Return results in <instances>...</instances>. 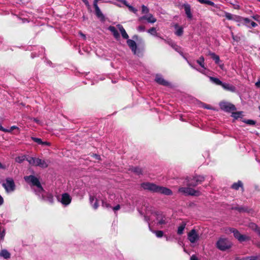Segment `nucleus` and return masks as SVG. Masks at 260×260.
I'll use <instances>...</instances> for the list:
<instances>
[{
	"mask_svg": "<svg viewBox=\"0 0 260 260\" xmlns=\"http://www.w3.org/2000/svg\"><path fill=\"white\" fill-rule=\"evenodd\" d=\"M141 186L145 190L164 194L165 195L169 196L173 194L171 189L156 185L155 184L150 182H144L141 184Z\"/></svg>",
	"mask_w": 260,
	"mask_h": 260,
	"instance_id": "f257e3e1",
	"label": "nucleus"
},
{
	"mask_svg": "<svg viewBox=\"0 0 260 260\" xmlns=\"http://www.w3.org/2000/svg\"><path fill=\"white\" fill-rule=\"evenodd\" d=\"M216 247L221 251L230 249L232 245V243L225 238H220L216 242Z\"/></svg>",
	"mask_w": 260,
	"mask_h": 260,
	"instance_id": "f03ea898",
	"label": "nucleus"
},
{
	"mask_svg": "<svg viewBox=\"0 0 260 260\" xmlns=\"http://www.w3.org/2000/svg\"><path fill=\"white\" fill-rule=\"evenodd\" d=\"M26 160L30 165L32 166H39L43 168H46L48 167V164L45 160L39 158L29 156L26 158Z\"/></svg>",
	"mask_w": 260,
	"mask_h": 260,
	"instance_id": "7ed1b4c3",
	"label": "nucleus"
},
{
	"mask_svg": "<svg viewBox=\"0 0 260 260\" xmlns=\"http://www.w3.org/2000/svg\"><path fill=\"white\" fill-rule=\"evenodd\" d=\"M204 180V177L202 176H196L192 179H186L184 185L194 187L201 183Z\"/></svg>",
	"mask_w": 260,
	"mask_h": 260,
	"instance_id": "20e7f679",
	"label": "nucleus"
},
{
	"mask_svg": "<svg viewBox=\"0 0 260 260\" xmlns=\"http://www.w3.org/2000/svg\"><path fill=\"white\" fill-rule=\"evenodd\" d=\"M24 180L27 183H31L32 185L37 187L40 190H43L41 184L36 177L34 175L26 176L24 177Z\"/></svg>",
	"mask_w": 260,
	"mask_h": 260,
	"instance_id": "39448f33",
	"label": "nucleus"
},
{
	"mask_svg": "<svg viewBox=\"0 0 260 260\" xmlns=\"http://www.w3.org/2000/svg\"><path fill=\"white\" fill-rule=\"evenodd\" d=\"M190 186H187V187H180L178 189V191L180 193H183L185 195H191L198 196L200 193L199 191L196 190L190 187Z\"/></svg>",
	"mask_w": 260,
	"mask_h": 260,
	"instance_id": "423d86ee",
	"label": "nucleus"
},
{
	"mask_svg": "<svg viewBox=\"0 0 260 260\" xmlns=\"http://www.w3.org/2000/svg\"><path fill=\"white\" fill-rule=\"evenodd\" d=\"M2 185L8 192L14 191L16 187L14 180L10 177L7 178L6 183H3Z\"/></svg>",
	"mask_w": 260,
	"mask_h": 260,
	"instance_id": "0eeeda50",
	"label": "nucleus"
},
{
	"mask_svg": "<svg viewBox=\"0 0 260 260\" xmlns=\"http://www.w3.org/2000/svg\"><path fill=\"white\" fill-rule=\"evenodd\" d=\"M188 239L191 243H194L197 242L200 238L199 235L197 232L194 230H191L188 233Z\"/></svg>",
	"mask_w": 260,
	"mask_h": 260,
	"instance_id": "6e6552de",
	"label": "nucleus"
},
{
	"mask_svg": "<svg viewBox=\"0 0 260 260\" xmlns=\"http://www.w3.org/2000/svg\"><path fill=\"white\" fill-rule=\"evenodd\" d=\"M221 109L226 112H231L236 110L235 106L228 102H221L220 103Z\"/></svg>",
	"mask_w": 260,
	"mask_h": 260,
	"instance_id": "1a4fd4ad",
	"label": "nucleus"
},
{
	"mask_svg": "<svg viewBox=\"0 0 260 260\" xmlns=\"http://www.w3.org/2000/svg\"><path fill=\"white\" fill-rule=\"evenodd\" d=\"M233 233L234 234V237L237 239L240 242H243L246 240H249V237L241 234L236 229H234L233 231Z\"/></svg>",
	"mask_w": 260,
	"mask_h": 260,
	"instance_id": "9d476101",
	"label": "nucleus"
},
{
	"mask_svg": "<svg viewBox=\"0 0 260 260\" xmlns=\"http://www.w3.org/2000/svg\"><path fill=\"white\" fill-rule=\"evenodd\" d=\"M224 16L228 19L230 20H234L235 21L238 22L241 21V17L237 16V15H234L230 13L224 12Z\"/></svg>",
	"mask_w": 260,
	"mask_h": 260,
	"instance_id": "9b49d317",
	"label": "nucleus"
},
{
	"mask_svg": "<svg viewBox=\"0 0 260 260\" xmlns=\"http://www.w3.org/2000/svg\"><path fill=\"white\" fill-rule=\"evenodd\" d=\"M155 80L157 83L164 86H169L170 85L168 81H166L160 75H157L155 77Z\"/></svg>",
	"mask_w": 260,
	"mask_h": 260,
	"instance_id": "f8f14e48",
	"label": "nucleus"
},
{
	"mask_svg": "<svg viewBox=\"0 0 260 260\" xmlns=\"http://www.w3.org/2000/svg\"><path fill=\"white\" fill-rule=\"evenodd\" d=\"M143 19L146 20L147 22L151 23H153L156 21V19L151 14L144 16L140 18V20Z\"/></svg>",
	"mask_w": 260,
	"mask_h": 260,
	"instance_id": "ddd939ff",
	"label": "nucleus"
},
{
	"mask_svg": "<svg viewBox=\"0 0 260 260\" xmlns=\"http://www.w3.org/2000/svg\"><path fill=\"white\" fill-rule=\"evenodd\" d=\"M221 86L224 89L231 92H235L236 90V87L234 86L229 83L222 82V84H221Z\"/></svg>",
	"mask_w": 260,
	"mask_h": 260,
	"instance_id": "4468645a",
	"label": "nucleus"
},
{
	"mask_svg": "<svg viewBox=\"0 0 260 260\" xmlns=\"http://www.w3.org/2000/svg\"><path fill=\"white\" fill-rule=\"evenodd\" d=\"M127 43L128 46L131 48L132 50L134 52V53L135 54L136 53L137 50V45L136 42L130 39H128L127 41Z\"/></svg>",
	"mask_w": 260,
	"mask_h": 260,
	"instance_id": "2eb2a0df",
	"label": "nucleus"
},
{
	"mask_svg": "<svg viewBox=\"0 0 260 260\" xmlns=\"http://www.w3.org/2000/svg\"><path fill=\"white\" fill-rule=\"evenodd\" d=\"M95 9V12L96 16L101 19L102 21L105 20V16L103 14L102 12H101V10L100 9L98 6H95V7H94Z\"/></svg>",
	"mask_w": 260,
	"mask_h": 260,
	"instance_id": "dca6fc26",
	"label": "nucleus"
},
{
	"mask_svg": "<svg viewBox=\"0 0 260 260\" xmlns=\"http://www.w3.org/2000/svg\"><path fill=\"white\" fill-rule=\"evenodd\" d=\"M43 200L49 203L50 204H52L53 203V197L50 193H47L42 196Z\"/></svg>",
	"mask_w": 260,
	"mask_h": 260,
	"instance_id": "f3484780",
	"label": "nucleus"
},
{
	"mask_svg": "<svg viewBox=\"0 0 260 260\" xmlns=\"http://www.w3.org/2000/svg\"><path fill=\"white\" fill-rule=\"evenodd\" d=\"M108 29L111 31V32L113 34L114 38L117 39V40H119V38H120V35L118 32V31L117 30V29H116V28L114 27V26H110L109 27H108Z\"/></svg>",
	"mask_w": 260,
	"mask_h": 260,
	"instance_id": "a211bd4d",
	"label": "nucleus"
},
{
	"mask_svg": "<svg viewBox=\"0 0 260 260\" xmlns=\"http://www.w3.org/2000/svg\"><path fill=\"white\" fill-rule=\"evenodd\" d=\"M117 27L120 31L122 37L125 39H128V36L126 32L125 31L123 27L121 24L117 25Z\"/></svg>",
	"mask_w": 260,
	"mask_h": 260,
	"instance_id": "6ab92c4d",
	"label": "nucleus"
},
{
	"mask_svg": "<svg viewBox=\"0 0 260 260\" xmlns=\"http://www.w3.org/2000/svg\"><path fill=\"white\" fill-rule=\"evenodd\" d=\"M175 28L176 29L175 34L178 36H181L183 35V28L179 26L177 24H175Z\"/></svg>",
	"mask_w": 260,
	"mask_h": 260,
	"instance_id": "aec40b11",
	"label": "nucleus"
},
{
	"mask_svg": "<svg viewBox=\"0 0 260 260\" xmlns=\"http://www.w3.org/2000/svg\"><path fill=\"white\" fill-rule=\"evenodd\" d=\"M184 8L187 17L191 19L192 18V14L190 6L188 4H185L184 5Z\"/></svg>",
	"mask_w": 260,
	"mask_h": 260,
	"instance_id": "412c9836",
	"label": "nucleus"
},
{
	"mask_svg": "<svg viewBox=\"0 0 260 260\" xmlns=\"http://www.w3.org/2000/svg\"><path fill=\"white\" fill-rule=\"evenodd\" d=\"M0 256L3 257L5 259H8L10 257L11 254L7 250L3 249L0 252Z\"/></svg>",
	"mask_w": 260,
	"mask_h": 260,
	"instance_id": "4be33fe9",
	"label": "nucleus"
},
{
	"mask_svg": "<svg viewBox=\"0 0 260 260\" xmlns=\"http://www.w3.org/2000/svg\"><path fill=\"white\" fill-rule=\"evenodd\" d=\"M240 260H260V255L246 256L241 258Z\"/></svg>",
	"mask_w": 260,
	"mask_h": 260,
	"instance_id": "5701e85b",
	"label": "nucleus"
},
{
	"mask_svg": "<svg viewBox=\"0 0 260 260\" xmlns=\"http://www.w3.org/2000/svg\"><path fill=\"white\" fill-rule=\"evenodd\" d=\"M209 79L211 82L217 85H221L222 84V82L218 78L213 77H209Z\"/></svg>",
	"mask_w": 260,
	"mask_h": 260,
	"instance_id": "b1692460",
	"label": "nucleus"
},
{
	"mask_svg": "<svg viewBox=\"0 0 260 260\" xmlns=\"http://www.w3.org/2000/svg\"><path fill=\"white\" fill-rule=\"evenodd\" d=\"M121 2H122V3L125 5L128 8L129 10L133 12V13L136 14L138 10L137 9H136V8H134L133 7H132V6L129 5L127 2L125 0H121Z\"/></svg>",
	"mask_w": 260,
	"mask_h": 260,
	"instance_id": "393cba45",
	"label": "nucleus"
},
{
	"mask_svg": "<svg viewBox=\"0 0 260 260\" xmlns=\"http://www.w3.org/2000/svg\"><path fill=\"white\" fill-rule=\"evenodd\" d=\"M209 55L211 56V58L215 60L216 64H219L220 59L219 56L216 55L214 53L210 52Z\"/></svg>",
	"mask_w": 260,
	"mask_h": 260,
	"instance_id": "a878e982",
	"label": "nucleus"
},
{
	"mask_svg": "<svg viewBox=\"0 0 260 260\" xmlns=\"http://www.w3.org/2000/svg\"><path fill=\"white\" fill-rule=\"evenodd\" d=\"M239 187L243 188V184L241 181H238L237 182L234 183L232 186V188L235 190L239 189Z\"/></svg>",
	"mask_w": 260,
	"mask_h": 260,
	"instance_id": "bb28decb",
	"label": "nucleus"
},
{
	"mask_svg": "<svg viewBox=\"0 0 260 260\" xmlns=\"http://www.w3.org/2000/svg\"><path fill=\"white\" fill-rule=\"evenodd\" d=\"M186 226V223L183 222L182 223L179 225V226L177 230V234L179 235H181L183 233V231L185 228Z\"/></svg>",
	"mask_w": 260,
	"mask_h": 260,
	"instance_id": "cd10ccee",
	"label": "nucleus"
},
{
	"mask_svg": "<svg viewBox=\"0 0 260 260\" xmlns=\"http://www.w3.org/2000/svg\"><path fill=\"white\" fill-rule=\"evenodd\" d=\"M129 170L135 173L137 175H140L142 173V169L138 167H131L129 169Z\"/></svg>",
	"mask_w": 260,
	"mask_h": 260,
	"instance_id": "c85d7f7f",
	"label": "nucleus"
},
{
	"mask_svg": "<svg viewBox=\"0 0 260 260\" xmlns=\"http://www.w3.org/2000/svg\"><path fill=\"white\" fill-rule=\"evenodd\" d=\"M198 1L202 4H205L213 7H217L213 2L209 0H198Z\"/></svg>",
	"mask_w": 260,
	"mask_h": 260,
	"instance_id": "c756f323",
	"label": "nucleus"
},
{
	"mask_svg": "<svg viewBox=\"0 0 260 260\" xmlns=\"http://www.w3.org/2000/svg\"><path fill=\"white\" fill-rule=\"evenodd\" d=\"M197 62L202 68L206 69L204 64V58L203 56L200 57Z\"/></svg>",
	"mask_w": 260,
	"mask_h": 260,
	"instance_id": "7c9ffc66",
	"label": "nucleus"
},
{
	"mask_svg": "<svg viewBox=\"0 0 260 260\" xmlns=\"http://www.w3.org/2000/svg\"><path fill=\"white\" fill-rule=\"evenodd\" d=\"M241 21H239V22H243V24L246 25L248 27H250L249 25V24H250V22H251V20L249 19V18H243V17H241Z\"/></svg>",
	"mask_w": 260,
	"mask_h": 260,
	"instance_id": "2f4dec72",
	"label": "nucleus"
},
{
	"mask_svg": "<svg viewBox=\"0 0 260 260\" xmlns=\"http://www.w3.org/2000/svg\"><path fill=\"white\" fill-rule=\"evenodd\" d=\"M242 115V112H233L232 114V116L235 119H238Z\"/></svg>",
	"mask_w": 260,
	"mask_h": 260,
	"instance_id": "473e14b6",
	"label": "nucleus"
},
{
	"mask_svg": "<svg viewBox=\"0 0 260 260\" xmlns=\"http://www.w3.org/2000/svg\"><path fill=\"white\" fill-rule=\"evenodd\" d=\"M148 32L152 35L157 36L156 29L155 27H152V28H150L148 30Z\"/></svg>",
	"mask_w": 260,
	"mask_h": 260,
	"instance_id": "72a5a7b5",
	"label": "nucleus"
},
{
	"mask_svg": "<svg viewBox=\"0 0 260 260\" xmlns=\"http://www.w3.org/2000/svg\"><path fill=\"white\" fill-rule=\"evenodd\" d=\"M31 139L36 143H38V144L39 145H42V140L40 138H36V137H31Z\"/></svg>",
	"mask_w": 260,
	"mask_h": 260,
	"instance_id": "f704fd0d",
	"label": "nucleus"
},
{
	"mask_svg": "<svg viewBox=\"0 0 260 260\" xmlns=\"http://www.w3.org/2000/svg\"><path fill=\"white\" fill-rule=\"evenodd\" d=\"M161 39L163 40L165 42H166V43L169 44L170 45H171L172 47H173L175 49H176V47H177L176 45L174 44V43L172 42V41H168V40H166L165 39H164L163 38H162L161 37H159Z\"/></svg>",
	"mask_w": 260,
	"mask_h": 260,
	"instance_id": "c9c22d12",
	"label": "nucleus"
},
{
	"mask_svg": "<svg viewBox=\"0 0 260 260\" xmlns=\"http://www.w3.org/2000/svg\"><path fill=\"white\" fill-rule=\"evenodd\" d=\"M249 227L254 230L257 233V230L260 229V228H258L257 225H256L254 223H251L249 224Z\"/></svg>",
	"mask_w": 260,
	"mask_h": 260,
	"instance_id": "e433bc0d",
	"label": "nucleus"
},
{
	"mask_svg": "<svg viewBox=\"0 0 260 260\" xmlns=\"http://www.w3.org/2000/svg\"><path fill=\"white\" fill-rule=\"evenodd\" d=\"M58 202H60L62 205H65V193H63L61 195V201L59 200V197H57Z\"/></svg>",
	"mask_w": 260,
	"mask_h": 260,
	"instance_id": "4c0bfd02",
	"label": "nucleus"
},
{
	"mask_svg": "<svg viewBox=\"0 0 260 260\" xmlns=\"http://www.w3.org/2000/svg\"><path fill=\"white\" fill-rule=\"evenodd\" d=\"M149 9L145 6L142 5V13L147 14L149 13Z\"/></svg>",
	"mask_w": 260,
	"mask_h": 260,
	"instance_id": "58836bf2",
	"label": "nucleus"
},
{
	"mask_svg": "<svg viewBox=\"0 0 260 260\" xmlns=\"http://www.w3.org/2000/svg\"><path fill=\"white\" fill-rule=\"evenodd\" d=\"M102 206L106 208H110L111 207V205L109 204H108L104 200L102 201Z\"/></svg>",
	"mask_w": 260,
	"mask_h": 260,
	"instance_id": "ea45409f",
	"label": "nucleus"
},
{
	"mask_svg": "<svg viewBox=\"0 0 260 260\" xmlns=\"http://www.w3.org/2000/svg\"><path fill=\"white\" fill-rule=\"evenodd\" d=\"M153 232L155 233L156 236L158 238H160L163 236V232L161 231H154Z\"/></svg>",
	"mask_w": 260,
	"mask_h": 260,
	"instance_id": "a19ab883",
	"label": "nucleus"
},
{
	"mask_svg": "<svg viewBox=\"0 0 260 260\" xmlns=\"http://www.w3.org/2000/svg\"><path fill=\"white\" fill-rule=\"evenodd\" d=\"M71 200L72 199L70 195L66 193V206L71 203Z\"/></svg>",
	"mask_w": 260,
	"mask_h": 260,
	"instance_id": "79ce46f5",
	"label": "nucleus"
},
{
	"mask_svg": "<svg viewBox=\"0 0 260 260\" xmlns=\"http://www.w3.org/2000/svg\"><path fill=\"white\" fill-rule=\"evenodd\" d=\"M234 229H235L233 228H228L225 230L224 232L226 234H230L233 233V231L234 230Z\"/></svg>",
	"mask_w": 260,
	"mask_h": 260,
	"instance_id": "37998d69",
	"label": "nucleus"
},
{
	"mask_svg": "<svg viewBox=\"0 0 260 260\" xmlns=\"http://www.w3.org/2000/svg\"><path fill=\"white\" fill-rule=\"evenodd\" d=\"M24 160V158L23 157H18L16 158V161L18 162L19 163H21L23 160Z\"/></svg>",
	"mask_w": 260,
	"mask_h": 260,
	"instance_id": "c03bdc74",
	"label": "nucleus"
},
{
	"mask_svg": "<svg viewBox=\"0 0 260 260\" xmlns=\"http://www.w3.org/2000/svg\"><path fill=\"white\" fill-rule=\"evenodd\" d=\"M245 123L250 125H254L255 123V122L252 120H247L245 121Z\"/></svg>",
	"mask_w": 260,
	"mask_h": 260,
	"instance_id": "a18cd8bd",
	"label": "nucleus"
},
{
	"mask_svg": "<svg viewBox=\"0 0 260 260\" xmlns=\"http://www.w3.org/2000/svg\"><path fill=\"white\" fill-rule=\"evenodd\" d=\"M92 207L94 209H96L99 207V204L98 203V200L96 199H95V202L92 205Z\"/></svg>",
	"mask_w": 260,
	"mask_h": 260,
	"instance_id": "49530a36",
	"label": "nucleus"
},
{
	"mask_svg": "<svg viewBox=\"0 0 260 260\" xmlns=\"http://www.w3.org/2000/svg\"><path fill=\"white\" fill-rule=\"evenodd\" d=\"M41 145L50 146L51 145V143H50L49 142H47V141H44V142L42 141V144Z\"/></svg>",
	"mask_w": 260,
	"mask_h": 260,
	"instance_id": "de8ad7c7",
	"label": "nucleus"
},
{
	"mask_svg": "<svg viewBox=\"0 0 260 260\" xmlns=\"http://www.w3.org/2000/svg\"><path fill=\"white\" fill-rule=\"evenodd\" d=\"M83 2L85 4V5L86 6L87 8L89 9L90 8V6L87 0H82Z\"/></svg>",
	"mask_w": 260,
	"mask_h": 260,
	"instance_id": "09e8293b",
	"label": "nucleus"
},
{
	"mask_svg": "<svg viewBox=\"0 0 260 260\" xmlns=\"http://www.w3.org/2000/svg\"><path fill=\"white\" fill-rule=\"evenodd\" d=\"M138 30L139 31H144L145 30V27L144 26L141 25L138 27Z\"/></svg>",
	"mask_w": 260,
	"mask_h": 260,
	"instance_id": "8fccbe9b",
	"label": "nucleus"
},
{
	"mask_svg": "<svg viewBox=\"0 0 260 260\" xmlns=\"http://www.w3.org/2000/svg\"><path fill=\"white\" fill-rule=\"evenodd\" d=\"M0 131L4 132L10 133V131H8V129H6V128H4L1 124H0Z\"/></svg>",
	"mask_w": 260,
	"mask_h": 260,
	"instance_id": "3c124183",
	"label": "nucleus"
},
{
	"mask_svg": "<svg viewBox=\"0 0 260 260\" xmlns=\"http://www.w3.org/2000/svg\"><path fill=\"white\" fill-rule=\"evenodd\" d=\"M158 223L159 224H164L166 223V221L163 218H162L160 220H158Z\"/></svg>",
	"mask_w": 260,
	"mask_h": 260,
	"instance_id": "603ef678",
	"label": "nucleus"
},
{
	"mask_svg": "<svg viewBox=\"0 0 260 260\" xmlns=\"http://www.w3.org/2000/svg\"><path fill=\"white\" fill-rule=\"evenodd\" d=\"M120 205H117L115 207H113V209L114 211H117V210H118L120 209Z\"/></svg>",
	"mask_w": 260,
	"mask_h": 260,
	"instance_id": "864d4df0",
	"label": "nucleus"
},
{
	"mask_svg": "<svg viewBox=\"0 0 260 260\" xmlns=\"http://www.w3.org/2000/svg\"><path fill=\"white\" fill-rule=\"evenodd\" d=\"M250 24L251 25L252 27H253L257 26V24L255 22H254L253 21H251L250 23Z\"/></svg>",
	"mask_w": 260,
	"mask_h": 260,
	"instance_id": "5fc2aeb1",
	"label": "nucleus"
},
{
	"mask_svg": "<svg viewBox=\"0 0 260 260\" xmlns=\"http://www.w3.org/2000/svg\"><path fill=\"white\" fill-rule=\"evenodd\" d=\"M16 128H18V127H17L16 126H12L11 127L10 129H8V131H10V132H11L14 129H16Z\"/></svg>",
	"mask_w": 260,
	"mask_h": 260,
	"instance_id": "6e6d98bb",
	"label": "nucleus"
},
{
	"mask_svg": "<svg viewBox=\"0 0 260 260\" xmlns=\"http://www.w3.org/2000/svg\"><path fill=\"white\" fill-rule=\"evenodd\" d=\"M89 200H90V202L91 204H92V202L94 200V197H92V196H90Z\"/></svg>",
	"mask_w": 260,
	"mask_h": 260,
	"instance_id": "4d7b16f0",
	"label": "nucleus"
},
{
	"mask_svg": "<svg viewBox=\"0 0 260 260\" xmlns=\"http://www.w3.org/2000/svg\"><path fill=\"white\" fill-rule=\"evenodd\" d=\"M190 260H198V259L197 257V256H196L195 255H192L190 257Z\"/></svg>",
	"mask_w": 260,
	"mask_h": 260,
	"instance_id": "13d9d810",
	"label": "nucleus"
},
{
	"mask_svg": "<svg viewBox=\"0 0 260 260\" xmlns=\"http://www.w3.org/2000/svg\"><path fill=\"white\" fill-rule=\"evenodd\" d=\"M0 169H6V166L0 162Z\"/></svg>",
	"mask_w": 260,
	"mask_h": 260,
	"instance_id": "bf43d9fd",
	"label": "nucleus"
},
{
	"mask_svg": "<svg viewBox=\"0 0 260 260\" xmlns=\"http://www.w3.org/2000/svg\"><path fill=\"white\" fill-rule=\"evenodd\" d=\"M100 1V0H94V2H93V7H95V6H98V3Z\"/></svg>",
	"mask_w": 260,
	"mask_h": 260,
	"instance_id": "052dcab7",
	"label": "nucleus"
},
{
	"mask_svg": "<svg viewBox=\"0 0 260 260\" xmlns=\"http://www.w3.org/2000/svg\"><path fill=\"white\" fill-rule=\"evenodd\" d=\"M93 156L95 157V159H100V155H97L96 154H94L93 155Z\"/></svg>",
	"mask_w": 260,
	"mask_h": 260,
	"instance_id": "680f3d73",
	"label": "nucleus"
},
{
	"mask_svg": "<svg viewBox=\"0 0 260 260\" xmlns=\"http://www.w3.org/2000/svg\"><path fill=\"white\" fill-rule=\"evenodd\" d=\"M4 202L3 198L0 195V205H2Z\"/></svg>",
	"mask_w": 260,
	"mask_h": 260,
	"instance_id": "e2e57ef3",
	"label": "nucleus"
},
{
	"mask_svg": "<svg viewBox=\"0 0 260 260\" xmlns=\"http://www.w3.org/2000/svg\"><path fill=\"white\" fill-rule=\"evenodd\" d=\"M190 66H191L193 69H196V70H197V69H196L194 67H193L192 65H191V64H190ZM197 70H198V71H199L200 72L202 73H204V72H203V71L202 70H198V69H197Z\"/></svg>",
	"mask_w": 260,
	"mask_h": 260,
	"instance_id": "0e129e2a",
	"label": "nucleus"
},
{
	"mask_svg": "<svg viewBox=\"0 0 260 260\" xmlns=\"http://www.w3.org/2000/svg\"><path fill=\"white\" fill-rule=\"evenodd\" d=\"M255 85L257 87H259L260 86V81H257V82H256Z\"/></svg>",
	"mask_w": 260,
	"mask_h": 260,
	"instance_id": "69168bd1",
	"label": "nucleus"
},
{
	"mask_svg": "<svg viewBox=\"0 0 260 260\" xmlns=\"http://www.w3.org/2000/svg\"><path fill=\"white\" fill-rule=\"evenodd\" d=\"M257 16H253V19H255V20H257Z\"/></svg>",
	"mask_w": 260,
	"mask_h": 260,
	"instance_id": "338daca9",
	"label": "nucleus"
},
{
	"mask_svg": "<svg viewBox=\"0 0 260 260\" xmlns=\"http://www.w3.org/2000/svg\"><path fill=\"white\" fill-rule=\"evenodd\" d=\"M257 234L260 236V229L257 230Z\"/></svg>",
	"mask_w": 260,
	"mask_h": 260,
	"instance_id": "774afa93",
	"label": "nucleus"
}]
</instances>
